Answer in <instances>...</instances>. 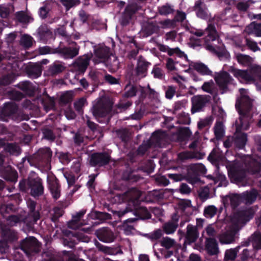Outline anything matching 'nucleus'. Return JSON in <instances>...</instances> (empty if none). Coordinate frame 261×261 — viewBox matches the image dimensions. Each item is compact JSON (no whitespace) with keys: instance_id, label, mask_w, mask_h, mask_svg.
Wrapping results in <instances>:
<instances>
[{"instance_id":"obj_1","label":"nucleus","mask_w":261,"mask_h":261,"mask_svg":"<svg viewBox=\"0 0 261 261\" xmlns=\"http://www.w3.org/2000/svg\"><path fill=\"white\" fill-rule=\"evenodd\" d=\"M240 96L236 102V108L239 115V122L242 128L247 129L249 126V120L252 115L251 112L253 108V100L247 94L244 89L240 90Z\"/></svg>"},{"instance_id":"obj_2","label":"nucleus","mask_w":261,"mask_h":261,"mask_svg":"<svg viewBox=\"0 0 261 261\" xmlns=\"http://www.w3.org/2000/svg\"><path fill=\"white\" fill-rule=\"evenodd\" d=\"M243 162L245 165V169L241 167L240 164L234 163L230 166L228 169L229 176L236 180H241L245 177V170L251 172L252 173H255L260 171V163L253 159L251 156L246 155L244 156Z\"/></svg>"},{"instance_id":"obj_3","label":"nucleus","mask_w":261,"mask_h":261,"mask_svg":"<svg viewBox=\"0 0 261 261\" xmlns=\"http://www.w3.org/2000/svg\"><path fill=\"white\" fill-rule=\"evenodd\" d=\"M113 105V102L110 97L101 96L93 106V115L96 118L106 117L111 111Z\"/></svg>"},{"instance_id":"obj_4","label":"nucleus","mask_w":261,"mask_h":261,"mask_svg":"<svg viewBox=\"0 0 261 261\" xmlns=\"http://www.w3.org/2000/svg\"><path fill=\"white\" fill-rule=\"evenodd\" d=\"M241 223V220L237 221L236 218H233L227 230L218 235V238L220 243L228 244L233 243L234 241V236L240 228Z\"/></svg>"},{"instance_id":"obj_5","label":"nucleus","mask_w":261,"mask_h":261,"mask_svg":"<svg viewBox=\"0 0 261 261\" xmlns=\"http://www.w3.org/2000/svg\"><path fill=\"white\" fill-rule=\"evenodd\" d=\"M210 100L211 96L209 95H197L193 96L191 98V113L194 114L202 111Z\"/></svg>"},{"instance_id":"obj_6","label":"nucleus","mask_w":261,"mask_h":261,"mask_svg":"<svg viewBox=\"0 0 261 261\" xmlns=\"http://www.w3.org/2000/svg\"><path fill=\"white\" fill-rule=\"evenodd\" d=\"M21 249L28 255H32L40 251V245L34 237L27 238L21 243Z\"/></svg>"},{"instance_id":"obj_7","label":"nucleus","mask_w":261,"mask_h":261,"mask_svg":"<svg viewBox=\"0 0 261 261\" xmlns=\"http://www.w3.org/2000/svg\"><path fill=\"white\" fill-rule=\"evenodd\" d=\"M215 80L220 89L223 92L228 90V85L232 81V79L228 72L222 71L217 73L215 77Z\"/></svg>"},{"instance_id":"obj_8","label":"nucleus","mask_w":261,"mask_h":261,"mask_svg":"<svg viewBox=\"0 0 261 261\" xmlns=\"http://www.w3.org/2000/svg\"><path fill=\"white\" fill-rule=\"evenodd\" d=\"M30 189V194L34 197H38L43 194L44 188L41 179L29 178L27 182Z\"/></svg>"},{"instance_id":"obj_9","label":"nucleus","mask_w":261,"mask_h":261,"mask_svg":"<svg viewBox=\"0 0 261 261\" xmlns=\"http://www.w3.org/2000/svg\"><path fill=\"white\" fill-rule=\"evenodd\" d=\"M191 33L198 37H201L205 33L206 34L207 36L204 38L206 42L214 41L218 38V35L215 28L212 24H209L204 31L196 30L195 31H191Z\"/></svg>"},{"instance_id":"obj_10","label":"nucleus","mask_w":261,"mask_h":261,"mask_svg":"<svg viewBox=\"0 0 261 261\" xmlns=\"http://www.w3.org/2000/svg\"><path fill=\"white\" fill-rule=\"evenodd\" d=\"M229 71L232 73L235 77L242 79L247 83H254L255 82V77L252 73L251 69L249 70H243L230 67Z\"/></svg>"},{"instance_id":"obj_11","label":"nucleus","mask_w":261,"mask_h":261,"mask_svg":"<svg viewBox=\"0 0 261 261\" xmlns=\"http://www.w3.org/2000/svg\"><path fill=\"white\" fill-rule=\"evenodd\" d=\"M139 8L136 4L128 5L125 8L120 19L121 25L123 27L127 25L130 22L133 15L138 11Z\"/></svg>"},{"instance_id":"obj_12","label":"nucleus","mask_w":261,"mask_h":261,"mask_svg":"<svg viewBox=\"0 0 261 261\" xmlns=\"http://www.w3.org/2000/svg\"><path fill=\"white\" fill-rule=\"evenodd\" d=\"M199 237V232L196 226L189 224L186 229L184 246L195 243Z\"/></svg>"},{"instance_id":"obj_13","label":"nucleus","mask_w":261,"mask_h":261,"mask_svg":"<svg viewBox=\"0 0 261 261\" xmlns=\"http://www.w3.org/2000/svg\"><path fill=\"white\" fill-rule=\"evenodd\" d=\"M241 129H243L242 128L240 123L239 121L236 122V131L234 134V143L239 148H243L246 145L247 141V136L245 133H243L240 132ZM244 130H245L244 129Z\"/></svg>"},{"instance_id":"obj_14","label":"nucleus","mask_w":261,"mask_h":261,"mask_svg":"<svg viewBox=\"0 0 261 261\" xmlns=\"http://www.w3.org/2000/svg\"><path fill=\"white\" fill-rule=\"evenodd\" d=\"M110 160V155L105 153H93L90 159V164L92 166H102L109 163Z\"/></svg>"},{"instance_id":"obj_15","label":"nucleus","mask_w":261,"mask_h":261,"mask_svg":"<svg viewBox=\"0 0 261 261\" xmlns=\"http://www.w3.org/2000/svg\"><path fill=\"white\" fill-rule=\"evenodd\" d=\"M204 247L209 255L217 256L220 252L218 243L216 239L206 238Z\"/></svg>"},{"instance_id":"obj_16","label":"nucleus","mask_w":261,"mask_h":261,"mask_svg":"<svg viewBox=\"0 0 261 261\" xmlns=\"http://www.w3.org/2000/svg\"><path fill=\"white\" fill-rule=\"evenodd\" d=\"M164 136V134L162 133L159 132L154 133L148 142L143 144L139 147V153L141 154L144 153L147 148L151 145L152 143H154L155 145L159 144Z\"/></svg>"},{"instance_id":"obj_17","label":"nucleus","mask_w":261,"mask_h":261,"mask_svg":"<svg viewBox=\"0 0 261 261\" xmlns=\"http://www.w3.org/2000/svg\"><path fill=\"white\" fill-rule=\"evenodd\" d=\"M18 107L14 102H8L5 105L4 108L1 111L0 115V119L3 121H7L5 117H8L14 114L17 112Z\"/></svg>"},{"instance_id":"obj_18","label":"nucleus","mask_w":261,"mask_h":261,"mask_svg":"<svg viewBox=\"0 0 261 261\" xmlns=\"http://www.w3.org/2000/svg\"><path fill=\"white\" fill-rule=\"evenodd\" d=\"M96 234L100 240L106 243L113 242L115 239L113 232L107 228L97 230Z\"/></svg>"},{"instance_id":"obj_19","label":"nucleus","mask_w":261,"mask_h":261,"mask_svg":"<svg viewBox=\"0 0 261 261\" xmlns=\"http://www.w3.org/2000/svg\"><path fill=\"white\" fill-rule=\"evenodd\" d=\"M1 168V173L5 179L11 182H16L17 181L18 178L17 173L16 171L13 170L10 166H8Z\"/></svg>"},{"instance_id":"obj_20","label":"nucleus","mask_w":261,"mask_h":261,"mask_svg":"<svg viewBox=\"0 0 261 261\" xmlns=\"http://www.w3.org/2000/svg\"><path fill=\"white\" fill-rule=\"evenodd\" d=\"M149 64L150 63L146 61L142 57H140L138 60L135 68L136 75L141 77L145 76Z\"/></svg>"},{"instance_id":"obj_21","label":"nucleus","mask_w":261,"mask_h":261,"mask_svg":"<svg viewBox=\"0 0 261 261\" xmlns=\"http://www.w3.org/2000/svg\"><path fill=\"white\" fill-rule=\"evenodd\" d=\"M91 57L88 55L79 57L73 63V66L79 71L84 72L89 65Z\"/></svg>"},{"instance_id":"obj_22","label":"nucleus","mask_w":261,"mask_h":261,"mask_svg":"<svg viewBox=\"0 0 261 261\" xmlns=\"http://www.w3.org/2000/svg\"><path fill=\"white\" fill-rule=\"evenodd\" d=\"M49 188L53 198L55 199L59 198L61 195L60 187L59 181L54 177L48 180Z\"/></svg>"},{"instance_id":"obj_23","label":"nucleus","mask_w":261,"mask_h":261,"mask_svg":"<svg viewBox=\"0 0 261 261\" xmlns=\"http://www.w3.org/2000/svg\"><path fill=\"white\" fill-rule=\"evenodd\" d=\"M203 154L200 151H186L180 152L178 154V159L181 161L191 159H201Z\"/></svg>"},{"instance_id":"obj_24","label":"nucleus","mask_w":261,"mask_h":261,"mask_svg":"<svg viewBox=\"0 0 261 261\" xmlns=\"http://www.w3.org/2000/svg\"><path fill=\"white\" fill-rule=\"evenodd\" d=\"M42 70V67L39 63L29 64L26 68L27 74L33 77H39L41 74Z\"/></svg>"},{"instance_id":"obj_25","label":"nucleus","mask_w":261,"mask_h":261,"mask_svg":"<svg viewBox=\"0 0 261 261\" xmlns=\"http://www.w3.org/2000/svg\"><path fill=\"white\" fill-rule=\"evenodd\" d=\"M57 54L63 55L65 58H73L78 55L79 49L76 47L57 48Z\"/></svg>"},{"instance_id":"obj_26","label":"nucleus","mask_w":261,"mask_h":261,"mask_svg":"<svg viewBox=\"0 0 261 261\" xmlns=\"http://www.w3.org/2000/svg\"><path fill=\"white\" fill-rule=\"evenodd\" d=\"M141 195V192L140 191L133 188L125 192L124 197L125 200L131 201L135 204L138 201Z\"/></svg>"},{"instance_id":"obj_27","label":"nucleus","mask_w":261,"mask_h":261,"mask_svg":"<svg viewBox=\"0 0 261 261\" xmlns=\"http://www.w3.org/2000/svg\"><path fill=\"white\" fill-rule=\"evenodd\" d=\"M244 32L248 35L253 34L257 37H261V24L251 22L245 28Z\"/></svg>"},{"instance_id":"obj_28","label":"nucleus","mask_w":261,"mask_h":261,"mask_svg":"<svg viewBox=\"0 0 261 261\" xmlns=\"http://www.w3.org/2000/svg\"><path fill=\"white\" fill-rule=\"evenodd\" d=\"M248 241L254 250L261 249V233L255 232L249 238Z\"/></svg>"},{"instance_id":"obj_29","label":"nucleus","mask_w":261,"mask_h":261,"mask_svg":"<svg viewBox=\"0 0 261 261\" xmlns=\"http://www.w3.org/2000/svg\"><path fill=\"white\" fill-rule=\"evenodd\" d=\"M84 214V211H81L73 216L72 220L68 223V227L76 229L82 226L83 224L80 221Z\"/></svg>"},{"instance_id":"obj_30","label":"nucleus","mask_w":261,"mask_h":261,"mask_svg":"<svg viewBox=\"0 0 261 261\" xmlns=\"http://www.w3.org/2000/svg\"><path fill=\"white\" fill-rule=\"evenodd\" d=\"M18 87L30 96H33L37 89L35 86L27 81L19 83L18 85Z\"/></svg>"},{"instance_id":"obj_31","label":"nucleus","mask_w":261,"mask_h":261,"mask_svg":"<svg viewBox=\"0 0 261 261\" xmlns=\"http://www.w3.org/2000/svg\"><path fill=\"white\" fill-rule=\"evenodd\" d=\"M177 221V218H173L172 221L165 223L163 225L164 231L168 234L174 233L178 227Z\"/></svg>"},{"instance_id":"obj_32","label":"nucleus","mask_w":261,"mask_h":261,"mask_svg":"<svg viewBox=\"0 0 261 261\" xmlns=\"http://www.w3.org/2000/svg\"><path fill=\"white\" fill-rule=\"evenodd\" d=\"M191 66L193 69L203 75H211L212 73L207 66L200 62L193 63Z\"/></svg>"},{"instance_id":"obj_33","label":"nucleus","mask_w":261,"mask_h":261,"mask_svg":"<svg viewBox=\"0 0 261 261\" xmlns=\"http://www.w3.org/2000/svg\"><path fill=\"white\" fill-rule=\"evenodd\" d=\"M66 67L64 64L54 63L50 66L48 69V73L50 75H55L58 74L65 70Z\"/></svg>"},{"instance_id":"obj_34","label":"nucleus","mask_w":261,"mask_h":261,"mask_svg":"<svg viewBox=\"0 0 261 261\" xmlns=\"http://www.w3.org/2000/svg\"><path fill=\"white\" fill-rule=\"evenodd\" d=\"M257 194V191L255 189L246 191L242 194L243 200H245L246 203L251 204L255 200Z\"/></svg>"},{"instance_id":"obj_35","label":"nucleus","mask_w":261,"mask_h":261,"mask_svg":"<svg viewBox=\"0 0 261 261\" xmlns=\"http://www.w3.org/2000/svg\"><path fill=\"white\" fill-rule=\"evenodd\" d=\"M74 96V92L67 91L62 93L59 98V104L65 105L71 102Z\"/></svg>"},{"instance_id":"obj_36","label":"nucleus","mask_w":261,"mask_h":261,"mask_svg":"<svg viewBox=\"0 0 261 261\" xmlns=\"http://www.w3.org/2000/svg\"><path fill=\"white\" fill-rule=\"evenodd\" d=\"M194 10L196 12L197 15L200 17L204 18L206 16L205 6L201 0L196 2Z\"/></svg>"},{"instance_id":"obj_37","label":"nucleus","mask_w":261,"mask_h":261,"mask_svg":"<svg viewBox=\"0 0 261 261\" xmlns=\"http://www.w3.org/2000/svg\"><path fill=\"white\" fill-rule=\"evenodd\" d=\"M161 246L166 249H170L176 246V242L174 239H171L168 237H165L162 238L159 241Z\"/></svg>"},{"instance_id":"obj_38","label":"nucleus","mask_w":261,"mask_h":261,"mask_svg":"<svg viewBox=\"0 0 261 261\" xmlns=\"http://www.w3.org/2000/svg\"><path fill=\"white\" fill-rule=\"evenodd\" d=\"M95 56L100 59L99 61L96 62V63L105 61L109 56V48L107 47L98 48L95 51Z\"/></svg>"},{"instance_id":"obj_39","label":"nucleus","mask_w":261,"mask_h":261,"mask_svg":"<svg viewBox=\"0 0 261 261\" xmlns=\"http://www.w3.org/2000/svg\"><path fill=\"white\" fill-rule=\"evenodd\" d=\"M214 133L217 140L222 139L225 134L224 125L222 122H217L214 126Z\"/></svg>"},{"instance_id":"obj_40","label":"nucleus","mask_w":261,"mask_h":261,"mask_svg":"<svg viewBox=\"0 0 261 261\" xmlns=\"http://www.w3.org/2000/svg\"><path fill=\"white\" fill-rule=\"evenodd\" d=\"M230 201L231 206L233 208L239 205L240 202L243 200L242 195H240L237 194H230L227 196Z\"/></svg>"},{"instance_id":"obj_41","label":"nucleus","mask_w":261,"mask_h":261,"mask_svg":"<svg viewBox=\"0 0 261 261\" xmlns=\"http://www.w3.org/2000/svg\"><path fill=\"white\" fill-rule=\"evenodd\" d=\"M16 19L21 23H28L31 17L24 11H19L15 14Z\"/></svg>"},{"instance_id":"obj_42","label":"nucleus","mask_w":261,"mask_h":261,"mask_svg":"<svg viewBox=\"0 0 261 261\" xmlns=\"http://www.w3.org/2000/svg\"><path fill=\"white\" fill-rule=\"evenodd\" d=\"M203 235L205 240L206 238H208L211 239H216L215 237L217 236V231L212 225H209L205 228L203 232Z\"/></svg>"},{"instance_id":"obj_43","label":"nucleus","mask_w":261,"mask_h":261,"mask_svg":"<svg viewBox=\"0 0 261 261\" xmlns=\"http://www.w3.org/2000/svg\"><path fill=\"white\" fill-rule=\"evenodd\" d=\"M238 62L244 65H248L253 61V59L248 55L238 54L236 55Z\"/></svg>"},{"instance_id":"obj_44","label":"nucleus","mask_w":261,"mask_h":261,"mask_svg":"<svg viewBox=\"0 0 261 261\" xmlns=\"http://www.w3.org/2000/svg\"><path fill=\"white\" fill-rule=\"evenodd\" d=\"M159 30V27L153 22H147L144 25L143 31L147 35H150Z\"/></svg>"},{"instance_id":"obj_45","label":"nucleus","mask_w":261,"mask_h":261,"mask_svg":"<svg viewBox=\"0 0 261 261\" xmlns=\"http://www.w3.org/2000/svg\"><path fill=\"white\" fill-rule=\"evenodd\" d=\"M5 150L12 154H18L20 152V147L16 144L8 143L5 148Z\"/></svg>"},{"instance_id":"obj_46","label":"nucleus","mask_w":261,"mask_h":261,"mask_svg":"<svg viewBox=\"0 0 261 261\" xmlns=\"http://www.w3.org/2000/svg\"><path fill=\"white\" fill-rule=\"evenodd\" d=\"M14 11V7L13 5H10L8 7L0 6V16L3 18H7L11 12Z\"/></svg>"},{"instance_id":"obj_47","label":"nucleus","mask_w":261,"mask_h":261,"mask_svg":"<svg viewBox=\"0 0 261 261\" xmlns=\"http://www.w3.org/2000/svg\"><path fill=\"white\" fill-rule=\"evenodd\" d=\"M252 3L251 0L241 1L237 4L236 7L240 11L246 12Z\"/></svg>"},{"instance_id":"obj_48","label":"nucleus","mask_w":261,"mask_h":261,"mask_svg":"<svg viewBox=\"0 0 261 261\" xmlns=\"http://www.w3.org/2000/svg\"><path fill=\"white\" fill-rule=\"evenodd\" d=\"M33 39L32 38L28 35H23L20 40V44L23 46L24 47L28 48L31 47L33 44Z\"/></svg>"},{"instance_id":"obj_49","label":"nucleus","mask_w":261,"mask_h":261,"mask_svg":"<svg viewBox=\"0 0 261 261\" xmlns=\"http://www.w3.org/2000/svg\"><path fill=\"white\" fill-rule=\"evenodd\" d=\"M217 212V208L214 205H209L205 207L204 210V215L205 217L208 218L213 217Z\"/></svg>"},{"instance_id":"obj_50","label":"nucleus","mask_w":261,"mask_h":261,"mask_svg":"<svg viewBox=\"0 0 261 261\" xmlns=\"http://www.w3.org/2000/svg\"><path fill=\"white\" fill-rule=\"evenodd\" d=\"M209 160L213 162L222 160V155L219 149H214L208 156Z\"/></svg>"},{"instance_id":"obj_51","label":"nucleus","mask_w":261,"mask_h":261,"mask_svg":"<svg viewBox=\"0 0 261 261\" xmlns=\"http://www.w3.org/2000/svg\"><path fill=\"white\" fill-rule=\"evenodd\" d=\"M51 9L49 5L46 4L43 6L41 7L39 9L40 16L44 19L48 16L49 13Z\"/></svg>"},{"instance_id":"obj_52","label":"nucleus","mask_w":261,"mask_h":261,"mask_svg":"<svg viewBox=\"0 0 261 261\" xmlns=\"http://www.w3.org/2000/svg\"><path fill=\"white\" fill-rule=\"evenodd\" d=\"M238 249L237 248L227 250L225 252V258L228 260H234L237 256Z\"/></svg>"},{"instance_id":"obj_53","label":"nucleus","mask_w":261,"mask_h":261,"mask_svg":"<svg viewBox=\"0 0 261 261\" xmlns=\"http://www.w3.org/2000/svg\"><path fill=\"white\" fill-rule=\"evenodd\" d=\"M116 132L117 136L120 137L122 141H126L128 140L129 133L126 129H120L119 130H117Z\"/></svg>"},{"instance_id":"obj_54","label":"nucleus","mask_w":261,"mask_h":261,"mask_svg":"<svg viewBox=\"0 0 261 261\" xmlns=\"http://www.w3.org/2000/svg\"><path fill=\"white\" fill-rule=\"evenodd\" d=\"M173 9L170 5L168 4H166L164 6H162L159 9V13L162 15H166L169 14L173 13Z\"/></svg>"},{"instance_id":"obj_55","label":"nucleus","mask_w":261,"mask_h":261,"mask_svg":"<svg viewBox=\"0 0 261 261\" xmlns=\"http://www.w3.org/2000/svg\"><path fill=\"white\" fill-rule=\"evenodd\" d=\"M3 234L6 239L9 241H13L16 239V233L12 230L9 229L3 230Z\"/></svg>"},{"instance_id":"obj_56","label":"nucleus","mask_w":261,"mask_h":261,"mask_svg":"<svg viewBox=\"0 0 261 261\" xmlns=\"http://www.w3.org/2000/svg\"><path fill=\"white\" fill-rule=\"evenodd\" d=\"M188 170H191L196 172L204 173L205 169L204 166L201 164H195L190 165L188 167Z\"/></svg>"},{"instance_id":"obj_57","label":"nucleus","mask_w":261,"mask_h":261,"mask_svg":"<svg viewBox=\"0 0 261 261\" xmlns=\"http://www.w3.org/2000/svg\"><path fill=\"white\" fill-rule=\"evenodd\" d=\"M94 215L95 218L101 221H105L111 219V215L107 213L95 212L94 213Z\"/></svg>"},{"instance_id":"obj_58","label":"nucleus","mask_w":261,"mask_h":261,"mask_svg":"<svg viewBox=\"0 0 261 261\" xmlns=\"http://www.w3.org/2000/svg\"><path fill=\"white\" fill-rule=\"evenodd\" d=\"M60 1L67 10L80 4L79 0H60Z\"/></svg>"},{"instance_id":"obj_59","label":"nucleus","mask_w":261,"mask_h":261,"mask_svg":"<svg viewBox=\"0 0 261 261\" xmlns=\"http://www.w3.org/2000/svg\"><path fill=\"white\" fill-rule=\"evenodd\" d=\"M38 51L40 55H45L47 54H57V48L54 49L46 46L40 47L38 49Z\"/></svg>"},{"instance_id":"obj_60","label":"nucleus","mask_w":261,"mask_h":261,"mask_svg":"<svg viewBox=\"0 0 261 261\" xmlns=\"http://www.w3.org/2000/svg\"><path fill=\"white\" fill-rule=\"evenodd\" d=\"M86 102V99L81 98L74 103V107L75 110L80 113H82L83 108Z\"/></svg>"},{"instance_id":"obj_61","label":"nucleus","mask_w":261,"mask_h":261,"mask_svg":"<svg viewBox=\"0 0 261 261\" xmlns=\"http://www.w3.org/2000/svg\"><path fill=\"white\" fill-rule=\"evenodd\" d=\"M178 205L179 208L182 211H185L187 208H190L192 206L190 200L186 199L179 200L178 202Z\"/></svg>"},{"instance_id":"obj_62","label":"nucleus","mask_w":261,"mask_h":261,"mask_svg":"<svg viewBox=\"0 0 261 261\" xmlns=\"http://www.w3.org/2000/svg\"><path fill=\"white\" fill-rule=\"evenodd\" d=\"M160 24L162 25V28L163 29L169 28H174L175 25V20L166 19L160 22Z\"/></svg>"},{"instance_id":"obj_63","label":"nucleus","mask_w":261,"mask_h":261,"mask_svg":"<svg viewBox=\"0 0 261 261\" xmlns=\"http://www.w3.org/2000/svg\"><path fill=\"white\" fill-rule=\"evenodd\" d=\"M22 218L19 216L16 215H11L8 217L7 220L8 221V223L11 226H13L15 225L16 223L20 222L22 220Z\"/></svg>"},{"instance_id":"obj_64","label":"nucleus","mask_w":261,"mask_h":261,"mask_svg":"<svg viewBox=\"0 0 261 261\" xmlns=\"http://www.w3.org/2000/svg\"><path fill=\"white\" fill-rule=\"evenodd\" d=\"M252 73L255 77V80L256 78H258L261 81V67L257 65H255L251 68Z\"/></svg>"}]
</instances>
